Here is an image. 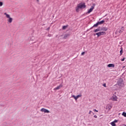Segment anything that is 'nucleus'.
<instances>
[{
    "instance_id": "nucleus-1",
    "label": "nucleus",
    "mask_w": 126,
    "mask_h": 126,
    "mask_svg": "<svg viewBox=\"0 0 126 126\" xmlns=\"http://www.w3.org/2000/svg\"><path fill=\"white\" fill-rule=\"evenodd\" d=\"M85 7H86L85 2H81L77 5L76 7V11L77 12H79V9H83V8H85Z\"/></svg>"
},
{
    "instance_id": "nucleus-2",
    "label": "nucleus",
    "mask_w": 126,
    "mask_h": 126,
    "mask_svg": "<svg viewBox=\"0 0 126 126\" xmlns=\"http://www.w3.org/2000/svg\"><path fill=\"white\" fill-rule=\"evenodd\" d=\"M4 15L5 16V17L7 18V21L8 23H12V21H13V19L10 17V15L4 13Z\"/></svg>"
},
{
    "instance_id": "nucleus-3",
    "label": "nucleus",
    "mask_w": 126,
    "mask_h": 126,
    "mask_svg": "<svg viewBox=\"0 0 126 126\" xmlns=\"http://www.w3.org/2000/svg\"><path fill=\"white\" fill-rule=\"evenodd\" d=\"M95 35H97V37H100V36H103L104 35H106V32H96L95 34H94V36Z\"/></svg>"
},
{
    "instance_id": "nucleus-4",
    "label": "nucleus",
    "mask_w": 126,
    "mask_h": 126,
    "mask_svg": "<svg viewBox=\"0 0 126 126\" xmlns=\"http://www.w3.org/2000/svg\"><path fill=\"white\" fill-rule=\"evenodd\" d=\"M111 101H118V97L116 95L113 94L109 99Z\"/></svg>"
},
{
    "instance_id": "nucleus-5",
    "label": "nucleus",
    "mask_w": 126,
    "mask_h": 126,
    "mask_svg": "<svg viewBox=\"0 0 126 126\" xmlns=\"http://www.w3.org/2000/svg\"><path fill=\"white\" fill-rule=\"evenodd\" d=\"M82 95L81 94H79V95H77V96H75L74 95H72L71 97L74 98L75 101H76L77 99H78V98H80L81 97H82Z\"/></svg>"
},
{
    "instance_id": "nucleus-6",
    "label": "nucleus",
    "mask_w": 126,
    "mask_h": 126,
    "mask_svg": "<svg viewBox=\"0 0 126 126\" xmlns=\"http://www.w3.org/2000/svg\"><path fill=\"white\" fill-rule=\"evenodd\" d=\"M40 112H42V113H46L48 114V113H50V111H49L48 109H46L45 108H42L40 110Z\"/></svg>"
},
{
    "instance_id": "nucleus-7",
    "label": "nucleus",
    "mask_w": 126,
    "mask_h": 126,
    "mask_svg": "<svg viewBox=\"0 0 126 126\" xmlns=\"http://www.w3.org/2000/svg\"><path fill=\"white\" fill-rule=\"evenodd\" d=\"M94 7H95L94 6H92L91 8H90L88 11V13H91V12H92L93 11V9H94Z\"/></svg>"
},
{
    "instance_id": "nucleus-8",
    "label": "nucleus",
    "mask_w": 126,
    "mask_h": 126,
    "mask_svg": "<svg viewBox=\"0 0 126 126\" xmlns=\"http://www.w3.org/2000/svg\"><path fill=\"white\" fill-rule=\"evenodd\" d=\"M63 87V85L61 84L56 88H55L54 90H59V89H61Z\"/></svg>"
},
{
    "instance_id": "nucleus-9",
    "label": "nucleus",
    "mask_w": 126,
    "mask_h": 126,
    "mask_svg": "<svg viewBox=\"0 0 126 126\" xmlns=\"http://www.w3.org/2000/svg\"><path fill=\"white\" fill-rule=\"evenodd\" d=\"M118 84L119 86H124V82L122 81L121 82L118 81Z\"/></svg>"
},
{
    "instance_id": "nucleus-10",
    "label": "nucleus",
    "mask_w": 126,
    "mask_h": 126,
    "mask_svg": "<svg viewBox=\"0 0 126 126\" xmlns=\"http://www.w3.org/2000/svg\"><path fill=\"white\" fill-rule=\"evenodd\" d=\"M106 110H111L112 109V106L110 104H108L106 107Z\"/></svg>"
},
{
    "instance_id": "nucleus-11",
    "label": "nucleus",
    "mask_w": 126,
    "mask_h": 126,
    "mask_svg": "<svg viewBox=\"0 0 126 126\" xmlns=\"http://www.w3.org/2000/svg\"><path fill=\"white\" fill-rule=\"evenodd\" d=\"M108 67H115V64L110 63L107 65Z\"/></svg>"
},
{
    "instance_id": "nucleus-12",
    "label": "nucleus",
    "mask_w": 126,
    "mask_h": 126,
    "mask_svg": "<svg viewBox=\"0 0 126 126\" xmlns=\"http://www.w3.org/2000/svg\"><path fill=\"white\" fill-rule=\"evenodd\" d=\"M101 31H108V28L103 27L101 28Z\"/></svg>"
},
{
    "instance_id": "nucleus-13",
    "label": "nucleus",
    "mask_w": 126,
    "mask_h": 126,
    "mask_svg": "<svg viewBox=\"0 0 126 126\" xmlns=\"http://www.w3.org/2000/svg\"><path fill=\"white\" fill-rule=\"evenodd\" d=\"M104 22H105V21L102 20V21H101L100 22H98L97 24H98V25H101L103 24V23H104Z\"/></svg>"
},
{
    "instance_id": "nucleus-14",
    "label": "nucleus",
    "mask_w": 126,
    "mask_h": 126,
    "mask_svg": "<svg viewBox=\"0 0 126 126\" xmlns=\"http://www.w3.org/2000/svg\"><path fill=\"white\" fill-rule=\"evenodd\" d=\"M99 31H101V30L100 29H96L94 30V32L95 33H97V32H99Z\"/></svg>"
},
{
    "instance_id": "nucleus-15",
    "label": "nucleus",
    "mask_w": 126,
    "mask_h": 126,
    "mask_svg": "<svg viewBox=\"0 0 126 126\" xmlns=\"http://www.w3.org/2000/svg\"><path fill=\"white\" fill-rule=\"evenodd\" d=\"M68 36H69V34H65L64 35V39H66V38H67V37H68Z\"/></svg>"
},
{
    "instance_id": "nucleus-16",
    "label": "nucleus",
    "mask_w": 126,
    "mask_h": 126,
    "mask_svg": "<svg viewBox=\"0 0 126 126\" xmlns=\"http://www.w3.org/2000/svg\"><path fill=\"white\" fill-rule=\"evenodd\" d=\"M111 125L112 126H116V123H115L114 122H111Z\"/></svg>"
},
{
    "instance_id": "nucleus-17",
    "label": "nucleus",
    "mask_w": 126,
    "mask_h": 126,
    "mask_svg": "<svg viewBox=\"0 0 126 126\" xmlns=\"http://www.w3.org/2000/svg\"><path fill=\"white\" fill-rule=\"evenodd\" d=\"M66 28H67V26H64L63 27V30H65V29H66Z\"/></svg>"
},
{
    "instance_id": "nucleus-18",
    "label": "nucleus",
    "mask_w": 126,
    "mask_h": 126,
    "mask_svg": "<svg viewBox=\"0 0 126 126\" xmlns=\"http://www.w3.org/2000/svg\"><path fill=\"white\" fill-rule=\"evenodd\" d=\"M121 50L120 53V56H122L123 55V48H121Z\"/></svg>"
},
{
    "instance_id": "nucleus-19",
    "label": "nucleus",
    "mask_w": 126,
    "mask_h": 126,
    "mask_svg": "<svg viewBox=\"0 0 126 126\" xmlns=\"http://www.w3.org/2000/svg\"><path fill=\"white\" fill-rule=\"evenodd\" d=\"M99 25L98 24V23H96L95 24H94V26H93V27H97V26H98Z\"/></svg>"
},
{
    "instance_id": "nucleus-20",
    "label": "nucleus",
    "mask_w": 126,
    "mask_h": 126,
    "mask_svg": "<svg viewBox=\"0 0 126 126\" xmlns=\"http://www.w3.org/2000/svg\"><path fill=\"white\" fill-rule=\"evenodd\" d=\"M89 115H91V114H93V115H94V112H92V111L90 110L89 112Z\"/></svg>"
},
{
    "instance_id": "nucleus-21",
    "label": "nucleus",
    "mask_w": 126,
    "mask_h": 126,
    "mask_svg": "<svg viewBox=\"0 0 126 126\" xmlns=\"http://www.w3.org/2000/svg\"><path fill=\"white\" fill-rule=\"evenodd\" d=\"M122 116H124V117H126V112H123L122 113Z\"/></svg>"
},
{
    "instance_id": "nucleus-22",
    "label": "nucleus",
    "mask_w": 126,
    "mask_h": 126,
    "mask_svg": "<svg viewBox=\"0 0 126 126\" xmlns=\"http://www.w3.org/2000/svg\"><path fill=\"white\" fill-rule=\"evenodd\" d=\"M2 5H3V2H0V6H1Z\"/></svg>"
},
{
    "instance_id": "nucleus-23",
    "label": "nucleus",
    "mask_w": 126,
    "mask_h": 126,
    "mask_svg": "<svg viewBox=\"0 0 126 126\" xmlns=\"http://www.w3.org/2000/svg\"><path fill=\"white\" fill-rule=\"evenodd\" d=\"M113 123H114L115 124H116V123H118V120H115L114 121H113Z\"/></svg>"
},
{
    "instance_id": "nucleus-24",
    "label": "nucleus",
    "mask_w": 126,
    "mask_h": 126,
    "mask_svg": "<svg viewBox=\"0 0 126 126\" xmlns=\"http://www.w3.org/2000/svg\"><path fill=\"white\" fill-rule=\"evenodd\" d=\"M102 85L104 87H106V84H103Z\"/></svg>"
},
{
    "instance_id": "nucleus-25",
    "label": "nucleus",
    "mask_w": 126,
    "mask_h": 126,
    "mask_svg": "<svg viewBox=\"0 0 126 126\" xmlns=\"http://www.w3.org/2000/svg\"><path fill=\"white\" fill-rule=\"evenodd\" d=\"M93 111H94V112H98V110H97L96 109H94Z\"/></svg>"
},
{
    "instance_id": "nucleus-26",
    "label": "nucleus",
    "mask_w": 126,
    "mask_h": 126,
    "mask_svg": "<svg viewBox=\"0 0 126 126\" xmlns=\"http://www.w3.org/2000/svg\"><path fill=\"white\" fill-rule=\"evenodd\" d=\"M84 54H85V52H82V53H81V55H82V56H83V55H84Z\"/></svg>"
},
{
    "instance_id": "nucleus-27",
    "label": "nucleus",
    "mask_w": 126,
    "mask_h": 126,
    "mask_svg": "<svg viewBox=\"0 0 126 126\" xmlns=\"http://www.w3.org/2000/svg\"><path fill=\"white\" fill-rule=\"evenodd\" d=\"M94 117L95 118V119H97V115H94Z\"/></svg>"
},
{
    "instance_id": "nucleus-28",
    "label": "nucleus",
    "mask_w": 126,
    "mask_h": 126,
    "mask_svg": "<svg viewBox=\"0 0 126 126\" xmlns=\"http://www.w3.org/2000/svg\"><path fill=\"white\" fill-rule=\"evenodd\" d=\"M125 58H123V59L121 60L122 62H124V61H125Z\"/></svg>"
},
{
    "instance_id": "nucleus-29",
    "label": "nucleus",
    "mask_w": 126,
    "mask_h": 126,
    "mask_svg": "<svg viewBox=\"0 0 126 126\" xmlns=\"http://www.w3.org/2000/svg\"><path fill=\"white\" fill-rule=\"evenodd\" d=\"M126 126V125H123L122 126Z\"/></svg>"
},
{
    "instance_id": "nucleus-30",
    "label": "nucleus",
    "mask_w": 126,
    "mask_h": 126,
    "mask_svg": "<svg viewBox=\"0 0 126 126\" xmlns=\"http://www.w3.org/2000/svg\"><path fill=\"white\" fill-rule=\"evenodd\" d=\"M36 1H37V2H39V0H36Z\"/></svg>"
},
{
    "instance_id": "nucleus-31",
    "label": "nucleus",
    "mask_w": 126,
    "mask_h": 126,
    "mask_svg": "<svg viewBox=\"0 0 126 126\" xmlns=\"http://www.w3.org/2000/svg\"><path fill=\"white\" fill-rule=\"evenodd\" d=\"M122 30H124V29L123 28H122Z\"/></svg>"
},
{
    "instance_id": "nucleus-32",
    "label": "nucleus",
    "mask_w": 126,
    "mask_h": 126,
    "mask_svg": "<svg viewBox=\"0 0 126 126\" xmlns=\"http://www.w3.org/2000/svg\"><path fill=\"white\" fill-rule=\"evenodd\" d=\"M49 29H50L49 28L48 29V30H49Z\"/></svg>"
}]
</instances>
